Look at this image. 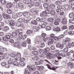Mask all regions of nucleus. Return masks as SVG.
Returning <instances> with one entry per match:
<instances>
[{"label": "nucleus", "instance_id": "54", "mask_svg": "<svg viewBox=\"0 0 74 74\" xmlns=\"http://www.w3.org/2000/svg\"><path fill=\"white\" fill-rule=\"evenodd\" d=\"M19 60H20L21 62H24V61H25V59L24 58H21L19 59Z\"/></svg>", "mask_w": 74, "mask_h": 74}, {"label": "nucleus", "instance_id": "11", "mask_svg": "<svg viewBox=\"0 0 74 74\" xmlns=\"http://www.w3.org/2000/svg\"><path fill=\"white\" fill-rule=\"evenodd\" d=\"M9 23L10 26H14L15 25V21L14 20H10L9 21Z\"/></svg>", "mask_w": 74, "mask_h": 74}, {"label": "nucleus", "instance_id": "36", "mask_svg": "<svg viewBox=\"0 0 74 74\" xmlns=\"http://www.w3.org/2000/svg\"><path fill=\"white\" fill-rule=\"evenodd\" d=\"M38 53L41 55H42L44 53V51L42 50H40L38 51Z\"/></svg>", "mask_w": 74, "mask_h": 74}, {"label": "nucleus", "instance_id": "43", "mask_svg": "<svg viewBox=\"0 0 74 74\" xmlns=\"http://www.w3.org/2000/svg\"><path fill=\"white\" fill-rule=\"evenodd\" d=\"M46 30L47 31L51 30V28L50 26H47L46 27Z\"/></svg>", "mask_w": 74, "mask_h": 74}, {"label": "nucleus", "instance_id": "34", "mask_svg": "<svg viewBox=\"0 0 74 74\" xmlns=\"http://www.w3.org/2000/svg\"><path fill=\"white\" fill-rule=\"evenodd\" d=\"M50 10V9L49 8H48L47 9H46V10H45L47 14H50V12H49V11Z\"/></svg>", "mask_w": 74, "mask_h": 74}, {"label": "nucleus", "instance_id": "53", "mask_svg": "<svg viewBox=\"0 0 74 74\" xmlns=\"http://www.w3.org/2000/svg\"><path fill=\"white\" fill-rule=\"evenodd\" d=\"M14 45L15 47H18V46L19 45V43L18 42H15L14 43Z\"/></svg>", "mask_w": 74, "mask_h": 74}, {"label": "nucleus", "instance_id": "12", "mask_svg": "<svg viewBox=\"0 0 74 74\" xmlns=\"http://www.w3.org/2000/svg\"><path fill=\"white\" fill-rule=\"evenodd\" d=\"M61 23L63 25H66V24H67V20L65 18H62Z\"/></svg>", "mask_w": 74, "mask_h": 74}, {"label": "nucleus", "instance_id": "32", "mask_svg": "<svg viewBox=\"0 0 74 74\" xmlns=\"http://www.w3.org/2000/svg\"><path fill=\"white\" fill-rule=\"evenodd\" d=\"M49 7L51 9L53 8H55V5L54 4H51L50 5Z\"/></svg>", "mask_w": 74, "mask_h": 74}, {"label": "nucleus", "instance_id": "45", "mask_svg": "<svg viewBox=\"0 0 74 74\" xmlns=\"http://www.w3.org/2000/svg\"><path fill=\"white\" fill-rule=\"evenodd\" d=\"M7 12L8 14H11L12 13V11L11 10L8 9L7 10Z\"/></svg>", "mask_w": 74, "mask_h": 74}, {"label": "nucleus", "instance_id": "8", "mask_svg": "<svg viewBox=\"0 0 74 74\" xmlns=\"http://www.w3.org/2000/svg\"><path fill=\"white\" fill-rule=\"evenodd\" d=\"M47 13L44 11L41 12L40 14V16L41 17H45L47 16Z\"/></svg>", "mask_w": 74, "mask_h": 74}, {"label": "nucleus", "instance_id": "9", "mask_svg": "<svg viewBox=\"0 0 74 74\" xmlns=\"http://www.w3.org/2000/svg\"><path fill=\"white\" fill-rule=\"evenodd\" d=\"M55 36V34H50V38L47 37L46 38L47 40H53Z\"/></svg>", "mask_w": 74, "mask_h": 74}, {"label": "nucleus", "instance_id": "31", "mask_svg": "<svg viewBox=\"0 0 74 74\" xmlns=\"http://www.w3.org/2000/svg\"><path fill=\"white\" fill-rule=\"evenodd\" d=\"M7 5L8 8H11L12 7V5L11 3H9L7 4Z\"/></svg>", "mask_w": 74, "mask_h": 74}, {"label": "nucleus", "instance_id": "58", "mask_svg": "<svg viewBox=\"0 0 74 74\" xmlns=\"http://www.w3.org/2000/svg\"><path fill=\"white\" fill-rule=\"evenodd\" d=\"M60 55L62 57H65V56L66 55V54H65V53H64V52L63 53H61Z\"/></svg>", "mask_w": 74, "mask_h": 74}, {"label": "nucleus", "instance_id": "28", "mask_svg": "<svg viewBox=\"0 0 74 74\" xmlns=\"http://www.w3.org/2000/svg\"><path fill=\"white\" fill-rule=\"evenodd\" d=\"M30 11L31 12H36V14H37V13L38 12V10L36 11V10L34 9H31Z\"/></svg>", "mask_w": 74, "mask_h": 74}, {"label": "nucleus", "instance_id": "50", "mask_svg": "<svg viewBox=\"0 0 74 74\" xmlns=\"http://www.w3.org/2000/svg\"><path fill=\"white\" fill-rule=\"evenodd\" d=\"M45 21V18H42L40 19V22H44Z\"/></svg>", "mask_w": 74, "mask_h": 74}, {"label": "nucleus", "instance_id": "46", "mask_svg": "<svg viewBox=\"0 0 74 74\" xmlns=\"http://www.w3.org/2000/svg\"><path fill=\"white\" fill-rule=\"evenodd\" d=\"M54 30L56 32H60V29L59 28L57 27Z\"/></svg>", "mask_w": 74, "mask_h": 74}, {"label": "nucleus", "instance_id": "14", "mask_svg": "<svg viewBox=\"0 0 74 74\" xmlns=\"http://www.w3.org/2000/svg\"><path fill=\"white\" fill-rule=\"evenodd\" d=\"M64 7L66 9V10L68 11L70 10V7L67 5H64Z\"/></svg>", "mask_w": 74, "mask_h": 74}, {"label": "nucleus", "instance_id": "17", "mask_svg": "<svg viewBox=\"0 0 74 74\" xmlns=\"http://www.w3.org/2000/svg\"><path fill=\"white\" fill-rule=\"evenodd\" d=\"M18 14L16 13L13 14L12 15V18L13 19H16L18 18Z\"/></svg>", "mask_w": 74, "mask_h": 74}, {"label": "nucleus", "instance_id": "52", "mask_svg": "<svg viewBox=\"0 0 74 74\" xmlns=\"http://www.w3.org/2000/svg\"><path fill=\"white\" fill-rule=\"evenodd\" d=\"M44 47H45V44H44L43 42L41 43L40 44L41 48H43Z\"/></svg>", "mask_w": 74, "mask_h": 74}, {"label": "nucleus", "instance_id": "59", "mask_svg": "<svg viewBox=\"0 0 74 74\" xmlns=\"http://www.w3.org/2000/svg\"><path fill=\"white\" fill-rule=\"evenodd\" d=\"M40 58H42V59H44L45 58V56L44 55L41 54V55L40 56Z\"/></svg>", "mask_w": 74, "mask_h": 74}, {"label": "nucleus", "instance_id": "18", "mask_svg": "<svg viewBox=\"0 0 74 74\" xmlns=\"http://www.w3.org/2000/svg\"><path fill=\"white\" fill-rule=\"evenodd\" d=\"M3 29L5 32H8V30H10L9 27L7 26L4 27L3 28Z\"/></svg>", "mask_w": 74, "mask_h": 74}, {"label": "nucleus", "instance_id": "7", "mask_svg": "<svg viewBox=\"0 0 74 74\" xmlns=\"http://www.w3.org/2000/svg\"><path fill=\"white\" fill-rule=\"evenodd\" d=\"M21 42V45L23 47H26V43L25 41V40L23 39L21 40H20Z\"/></svg>", "mask_w": 74, "mask_h": 74}, {"label": "nucleus", "instance_id": "30", "mask_svg": "<svg viewBox=\"0 0 74 74\" xmlns=\"http://www.w3.org/2000/svg\"><path fill=\"white\" fill-rule=\"evenodd\" d=\"M50 14L52 15H54L55 14V11L53 10L52 9L50 10Z\"/></svg>", "mask_w": 74, "mask_h": 74}, {"label": "nucleus", "instance_id": "55", "mask_svg": "<svg viewBox=\"0 0 74 74\" xmlns=\"http://www.w3.org/2000/svg\"><path fill=\"white\" fill-rule=\"evenodd\" d=\"M35 5L36 7H38V6L40 5V3L39 2H37L35 3Z\"/></svg>", "mask_w": 74, "mask_h": 74}, {"label": "nucleus", "instance_id": "35", "mask_svg": "<svg viewBox=\"0 0 74 74\" xmlns=\"http://www.w3.org/2000/svg\"><path fill=\"white\" fill-rule=\"evenodd\" d=\"M74 16V14L72 13H71L69 14V18H72Z\"/></svg>", "mask_w": 74, "mask_h": 74}, {"label": "nucleus", "instance_id": "25", "mask_svg": "<svg viewBox=\"0 0 74 74\" xmlns=\"http://www.w3.org/2000/svg\"><path fill=\"white\" fill-rule=\"evenodd\" d=\"M74 29V25H71L70 26L69 28V30H73Z\"/></svg>", "mask_w": 74, "mask_h": 74}, {"label": "nucleus", "instance_id": "27", "mask_svg": "<svg viewBox=\"0 0 74 74\" xmlns=\"http://www.w3.org/2000/svg\"><path fill=\"white\" fill-rule=\"evenodd\" d=\"M47 21L48 22H52L54 21V19L52 18H48Z\"/></svg>", "mask_w": 74, "mask_h": 74}, {"label": "nucleus", "instance_id": "21", "mask_svg": "<svg viewBox=\"0 0 74 74\" xmlns=\"http://www.w3.org/2000/svg\"><path fill=\"white\" fill-rule=\"evenodd\" d=\"M56 56L58 58V59H61L62 57H60V55L59 53H57L56 54Z\"/></svg>", "mask_w": 74, "mask_h": 74}, {"label": "nucleus", "instance_id": "39", "mask_svg": "<svg viewBox=\"0 0 74 74\" xmlns=\"http://www.w3.org/2000/svg\"><path fill=\"white\" fill-rule=\"evenodd\" d=\"M2 16L3 18H4V19H8V16H7V15H5V14H3Z\"/></svg>", "mask_w": 74, "mask_h": 74}, {"label": "nucleus", "instance_id": "15", "mask_svg": "<svg viewBox=\"0 0 74 74\" xmlns=\"http://www.w3.org/2000/svg\"><path fill=\"white\" fill-rule=\"evenodd\" d=\"M33 30H34V32H37L39 30V29L37 27H34L32 28Z\"/></svg>", "mask_w": 74, "mask_h": 74}, {"label": "nucleus", "instance_id": "41", "mask_svg": "<svg viewBox=\"0 0 74 74\" xmlns=\"http://www.w3.org/2000/svg\"><path fill=\"white\" fill-rule=\"evenodd\" d=\"M61 43L60 42L57 43L56 45V46L57 48H60V47Z\"/></svg>", "mask_w": 74, "mask_h": 74}, {"label": "nucleus", "instance_id": "56", "mask_svg": "<svg viewBox=\"0 0 74 74\" xmlns=\"http://www.w3.org/2000/svg\"><path fill=\"white\" fill-rule=\"evenodd\" d=\"M56 12L58 13V14H60L61 12V10L60 9H58L56 10Z\"/></svg>", "mask_w": 74, "mask_h": 74}, {"label": "nucleus", "instance_id": "10", "mask_svg": "<svg viewBox=\"0 0 74 74\" xmlns=\"http://www.w3.org/2000/svg\"><path fill=\"white\" fill-rule=\"evenodd\" d=\"M23 14L25 18H28L30 16V13L27 12H23Z\"/></svg>", "mask_w": 74, "mask_h": 74}, {"label": "nucleus", "instance_id": "20", "mask_svg": "<svg viewBox=\"0 0 74 74\" xmlns=\"http://www.w3.org/2000/svg\"><path fill=\"white\" fill-rule=\"evenodd\" d=\"M10 56L12 58H15L16 56V54L15 53H10Z\"/></svg>", "mask_w": 74, "mask_h": 74}, {"label": "nucleus", "instance_id": "23", "mask_svg": "<svg viewBox=\"0 0 74 74\" xmlns=\"http://www.w3.org/2000/svg\"><path fill=\"white\" fill-rule=\"evenodd\" d=\"M16 55L17 58H18V59H20L21 58V55L20 53H17Z\"/></svg>", "mask_w": 74, "mask_h": 74}, {"label": "nucleus", "instance_id": "19", "mask_svg": "<svg viewBox=\"0 0 74 74\" xmlns=\"http://www.w3.org/2000/svg\"><path fill=\"white\" fill-rule=\"evenodd\" d=\"M47 66L48 69H50V70H53L54 71L56 70V68H55L54 67H53L52 68H51L49 65H47Z\"/></svg>", "mask_w": 74, "mask_h": 74}, {"label": "nucleus", "instance_id": "42", "mask_svg": "<svg viewBox=\"0 0 74 74\" xmlns=\"http://www.w3.org/2000/svg\"><path fill=\"white\" fill-rule=\"evenodd\" d=\"M13 65L16 66H18V64H19L18 63V62L16 61H14L13 63Z\"/></svg>", "mask_w": 74, "mask_h": 74}, {"label": "nucleus", "instance_id": "44", "mask_svg": "<svg viewBox=\"0 0 74 74\" xmlns=\"http://www.w3.org/2000/svg\"><path fill=\"white\" fill-rule=\"evenodd\" d=\"M19 64L21 66H23L25 65V63L23 62H19Z\"/></svg>", "mask_w": 74, "mask_h": 74}, {"label": "nucleus", "instance_id": "62", "mask_svg": "<svg viewBox=\"0 0 74 74\" xmlns=\"http://www.w3.org/2000/svg\"><path fill=\"white\" fill-rule=\"evenodd\" d=\"M5 1H6L5 0H2L1 1V3L2 5L5 4Z\"/></svg>", "mask_w": 74, "mask_h": 74}, {"label": "nucleus", "instance_id": "47", "mask_svg": "<svg viewBox=\"0 0 74 74\" xmlns=\"http://www.w3.org/2000/svg\"><path fill=\"white\" fill-rule=\"evenodd\" d=\"M33 31L32 30H28L27 31V34H31V33H32Z\"/></svg>", "mask_w": 74, "mask_h": 74}, {"label": "nucleus", "instance_id": "63", "mask_svg": "<svg viewBox=\"0 0 74 74\" xmlns=\"http://www.w3.org/2000/svg\"><path fill=\"white\" fill-rule=\"evenodd\" d=\"M67 42L66 41L65 39L63 40L62 43H63V44H64L65 45H66V44H67Z\"/></svg>", "mask_w": 74, "mask_h": 74}, {"label": "nucleus", "instance_id": "5", "mask_svg": "<svg viewBox=\"0 0 74 74\" xmlns=\"http://www.w3.org/2000/svg\"><path fill=\"white\" fill-rule=\"evenodd\" d=\"M69 33V35H71V36H73L74 34V31H70L69 32V30H66V32H64V34H65V35H67V33Z\"/></svg>", "mask_w": 74, "mask_h": 74}, {"label": "nucleus", "instance_id": "40", "mask_svg": "<svg viewBox=\"0 0 74 74\" xmlns=\"http://www.w3.org/2000/svg\"><path fill=\"white\" fill-rule=\"evenodd\" d=\"M43 7H44V8H47L49 7V6H48V4L45 3L43 4Z\"/></svg>", "mask_w": 74, "mask_h": 74}, {"label": "nucleus", "instance_id": "22", "mask_svg": "<svg viewBox=\"0 0 74 74\" xmlns=\"http://www.w3.org/2000/svg\"><path fill=\"white\" fill-rule=\"evenodd\" d=\"M48 24V23L47 22H45L44 23H43L42 25V28H44V27H45V26H46V25H47Z\"/></svg>", "mask_w": 74, "mask_h": 74}, {"label": "nucleus", "instance_id": "3", "mask_svg": "<svg viewBox=\"0 0 74 74\" xmlns=\"http://www.w3.org/2000/svg\"><path fill=\"white\" fill-rule=\"evenodd\" d=\"M23 36V33L22 32H21L19 33L18 36L19 40H24V39H26V37H27V35H24L23 37L22 38Z\"/></svg>", "mask_w": 74, "mask_h": 74}, {"label": "nucleus", "instance_id": "64", "mask_svg": "<svg viewBox=\"0 0 74 74\" xmlns=\"http://www.w3.org/2000/svg\"><path fill=\"white\" fill-rule=\"evenodd\" d=\"M1 65L2 66H6V62H3L1 63Z\"/></svg>", "mask_w": 74, "mask_h": 74}, {"label": "nucleus", "instance_id": "6", "mask_svg": "<svg viewBox=\"0 0 74 74\" xmlns=\"http://www.w3.org/2000/svg\"><path fill=\"white\" fill-rule=\"evenodd\" d=\"M61 22L60 19L59 18H57L54 21V24L55 25H59V22Z\"/></svg>", "mask_w": 74, "mask_h": 74}, {"label": "nucleus", "instance_id": "4", "mask_svg": "<svg viewBox=\"0 0 74 74\" xmlns=\"http://www.w3.org/2000/svg\"><path fill=\"white\" fill-rule=\"evenodd\" d=\"M8 50L6 47H3L0 46V51L1 52H7Z\"/></svg>", "mask_w": 74, "mask_h": 74}, {"label": "nucleus", "instance_id": "24", "mask_svg": "<svg viewBox=\"0 0 74 74\" xmlns=\"http://www.w3.org/2000/svg\"><path fill=\"white\" fill-rule=\"evenodd\" d=\"M50 51V49L49 47H47L46 49H45L44 50V53H47Z\"/></svg>", "mask_w": 74, "mask_h": 74}, {"label": "nucleus", "instance_id": "2", "mask_svg": "<svg viewBox=\"0 0 74 74\" xmlns=\"http://www.w3.org/2000/svg\"><path fill=\"white\" fill-rule=\"evenodd\" d=\"M23 3L26 4H27L29 7H31L32 5H33L34 2L31 0H25L23 1Z\"/></svg>", "mask_w": 74, "mask_h": 74}, {"label": "nucleus", "instance_id": "61", "mask_svg": "<svg viewBox=\"0 0 74 74\" xmlns=\"http://www.w3.org/2000/svg\"><path fill=\"white\" fill-rule=\"evenodd\" d=\"M67 27L66 26H65V25L63 26L62 27V29H63V30H64L65 29H67Z\"/></svg>", "mask_w": 74, "mask_h": 74}, {"label": "nucleus", "instance_id": "60", "mask_svg": "<svg viewBox=\"0 0 74 74\" xmlns=\"http://www.w3.org/2000/svg\"><path fill=\"white\" fill-rule=\"evenodd\" d=\"M17 15H18V16H21L22 15H23V13L22 12H20L18 13H17Z\"/></svg>", "mask_w": 74, "mask_h": 74}, {"label": "nucleus", "instance_id": "49", "mask_svg": "<svg viewBox=\"0 0 74 74\" xmlns=\"http://www.w3.org/2000/svg\"><path fill=\"white\" fill-rule=\"evenodd\" d=\"M31 23L32 24H33V25H37V21L36 20H34L33 22H32Z\"/></svg>", "mask_w": 74, "mask_h": 74}, {"label": "nucleus", "instance_id": "38", "mask_svg": "<svg viewBox=\"0 0 74 74\" xmlns=\"http://www.w3.org/2000/svg\"><path fill=\"white\" fill-rule=\"evenodd\" d=\"M61 3V2H60V1H58L56 2L55 4L56 5H60V4Z\"/></svg>", "mask_w": 74, "mask_h": 74}, {"label": "nucleus", "instance_id": "13", "mask_svg": "<svg viewBox=\"0 0 74 74\" xmlns=\"http://www.w3.org/2000/svg\"><path fill=\"white\" fill-rule=\"evenodd\" d=\"M25 18H24L23 17L20 18L18 19V21L19 22H25Z\"/></svg>", "mask_w": 74, "mask_h": 74}, {"label": "nucleus", "instance_id": "1", "mask_svg": "<svg viewBox=\"0 0 74 74\" xmlns=\"http://www.w3.org/2000/svg\"><path fill=\"white\" fill-rule=\"evenodd\" d=\"M27 67L29 70H25L24 72L25 74H30V71H34L35 69L33 67V66L31 65L29 66H27Z\"/></svg>", "mask_w": 74, "mask_h": 74}, {"label": "nucleus", "instance_id": "26", "mask_svg": "<svg viewBox=\"0 0 74 74\" xmlns=\"http://www.w3.org/2000/svg\"><path fill=\"white\" fill-rule=\"evenodd\" d=\"M27 20H25V21H24V23H29V21L31 20V18L28 17L27 18Z\"/></svg>", "mask_w": 74, "mask_h": 74}, {"label": "nucleus", "instance_id": "16", "mask_svg": "<svg viewBox=\"0 0 74 74\" xmlns=\"http://www.w3.org/2000/svg\"><path fill=\"white\" fill-rule=\"evenodd\" d=\"M48 40H49V41L50 40V42L48 43V45H52L54 41L53 39H49Z\"/></svg>", "mask_w": 74, "mask_h": 74}, {"label": "nucleus", "instance_id": "37", "mask_svg": "<svg viewBox=\"0 0 74 74\" xmlns=\"http://www.w3.org/2000/svg\"><path fill=\"white\" fill-rule=\"evenodd\" d=\"M12 59H11V58H10L9 61H8V63L9 64H11L12 63Z\"/></svg>", "mask_w": 74, "mask_h": 74}, {"label": "nucleus", "instance_id": "33", "mask_svg": "<svg viewBox=\"0 0 74 74\" xmlns=\"http://www.w3.org/2000/svg\"><path fill=\"white\" fill-rule=\"evenodd\" d=\"M32 52L33 54H34V55H38V53L36 51H32Z\"/></svg>", "mask_w": 74, "mask_h": 74}, {"label": "nucleus", "instance_id": "29", "mask_svg": "<svg viewBox=\"0 0 74 74\" xmlns=\"http://www.w3.org/2000/svg\"><path fill=\"white\" fill-rule=\"evenodd\" d=\"M12 36L15 38H16L17 37H18V35L16 33H15V32H13L12 33Z\"/></svg>", "mask_w": 74, "mask_h": 74}, {"label": "nucleus", "instance_id": "48", "mask_svg": "<svg viewBox=\"0 0 74 74\" xmlns=\"http://www.w3.org/2000/svg\"><path fill=\"white\" fill-rule=\"evenodd\" d=\"M69 50V49L68 48L66 47L64 48V52H68V51Z\"/></svg>", "mask_w": 74, "mask_h": 74}, {"label": "nucleus", "instance_id": "51", "mask_svg": "<svg viewBox=\"0 0 74 74\" xmlns=\"http://www.w3.org/2000/svg\"><path fill=\"white\" fill-rule=\"evenodd\" d=\"M69 22L70 23H71L74 24V20H73L72 19H70L69 20Z\"/></svg>", "mask_w": 74, "mask_h": 74}, {"label": "nucleus", "instance_id": "57", "mask_svg": "<svg viewBox=\"0 0 74 74\" xmlns=\"http://www.w3.org/2000/svg\"><path fill=\"white\" fill-rule=\"evenodd\" d=\"M3 40V41H8V40L7 38H6V37H3L2 38Z\"/></svg>", "mask_w": 74, "mask_h": 74}]
</instances>
